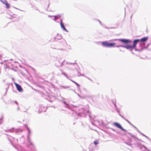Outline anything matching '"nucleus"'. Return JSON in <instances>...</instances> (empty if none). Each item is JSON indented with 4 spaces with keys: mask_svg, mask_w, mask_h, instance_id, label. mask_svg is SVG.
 I'll return each mask as SVG.
<instances>
[{
    "mask_svg": "<svg viewBox=\"0 0 151 151\" xmlns=\"http://www.w3.org/2000/svg\"><path fill=\"white\" fill-rule=\"evenodd\" d=\"M3 119V117L2 116L1 118H0V124H1L2 122Z\"/></svg>",
    "mask_w": 151,
    "mask_h": 151,
    "instance_id": "nucleus-21",
    "label": "nucleus"
},
{
    "mask_svg": "<svg viewBox=\"0 0 151 151\" xmlns=\"http://www.w3.org/2000/svg\"><path fill=\"white\" fill-rule=\"evenodd\" d=\"M60 25L61 27L62 28L64 27V25L62 23V19H61L60 21Z\"/></svg>",
    "mask_w": 151,
    "mask_h": 151,
    "instance_id": "nucleus-18",
    "label": "nucleus"
},
{
    "mask_svg": "<svg viewBox=\"0 0 151 151\" xmlns=\"http://www.w3.org/2000/svg\"><path fill=\"white\" fill-rule=\"evenodd\" d=\"M26 127H27V129L28 131V134L27 136V139L28 142L30 144L32 145V144L31 142V140L30 138V135L31 133V132L29 128L27 127L26 125Z\"/></svg>",
    "mask_w": 151,
    "mask_h": 151,
    "instance_id": "nucleus-6",
    "label": "nucleus"
},
{
    "mask_svg": "<svg viewBox=\"0 0 151 151\" xmlns=\"http://www.w3.org/2000/svg\"><path fill=\"white\" fill-rule=\"evenodd\" d=\"M15 84L16 85V87L17 90L20 92H23V89L22 88L21 86L19 84L15 83Z\"/></svg>",
    "mask_w": 151,
    "mask_h": 151,
    "instance_id": "nucleus-9",
    "label": "nucleus"
},
{
    "mask_svg": "<svg viewBox=\"0 0 151 151\" xmlns=\"http://www.w3.org/2000/svg\"><path fill=\"white\" fill-rule=\"evenodd\" d=\"M39 111L40 112H42L45 111V110L44 107H43L42 106H40V108L39 109Z\"/></svg>",
    "mask_w": 151,
    "mask_h": 151,
    "instance_id": "nucleus-11",
    "label": "nucleus"
},
{
    "mask_svg": "<svg viewBox=\"0 0 151 151\" xmlns=\"http://www.w3.org/2000/svg\"><path fill=\"white\" fill-rule=\"evenodd\" d=\"M10 142H11V143L12 144V145H13V143L11 142V141H10Z\"/></svg>",
    "mask_w": 151,
    "mask_h": 151,
    "instance_id": "nucleus-41",
    "label": "nucleus"
},
{
    "mask_svg": "<svg viewBox=\"0 0 151 151\" xmlns=\"http://www.w3.org/2000/svg\"><path fill=\"white\" fill-rule=\"evenodd\" d=\"M63 30L66 31V32H67L68 31L65 28V27H63Z\"/></svg>",
    "mask_w": 151,
    "mask_h": 151,
    "instance_id": "nucleus-27",
    "label": "nucleus"
},
{
    "mask_svg": "<svg viewBox=\"0 0 151 151\" xmlns=\"http://www.w3.org/2000/svg\"><path fill=\"white\" fill-rule=\"evenodd\" d=\"M125 120L131 125H133V124H132L128 120L126 119H125Z\"/></svg>",
    "mask_w": 151,
    "mask_h": 151,
    "instance_id": "nucleus-25",
    "label": "nucleus"
},
{
    "mask_svg": "<svg viewBox=\"0 0 151 151\" xmlns=\"http://www.w3.org/2000/svg\"><path fill=\"white\" fill-rule=\"evenodd\" d=\"M17 109V110H19V106L18 107Z\"/></svg>",
    "mask_w": 151,
    "mask_h": 151,
    "instance_id": "nucleus-35",
    "label": "nucleus"
},
{
    "mask_svg": "<svg viewBox=\"0 0 151 151\" xmlns=\"http://www.w3.org/2000/svg\"><path fill=\"white\" fill-rule=\"evenodd\" d=\"M113 124L115 126L121 129L122 131H123L124 132L126 131V130L125 129H124L123 128H122L121 125L119 123L117 122H114L113 123Z\"/></svg>",
    "mask_w": 151,
    "mask_h": 151,
    "instance_id": "nucleus-7",
    "label": "nucleus"
},
{
    "mask_svg": "<svg viewBox=\"0 0 151 151\" xmlns=\"http://www.w3.org/2000/svg\"><path fill=\"white\" fill-rule=\"evenodd\" d=\"M87 113H88L89 117H91L90 113L89 111L88 110H86L82 108L79 110V113L77 114V115L78 116H84L86 115Z\"/></svg>",
    "mask_w": 151,
    "mask_h": 151,
    "instance_id": "nucleus-1",
    "label": "nucleus"
},
{
    "mask_svg": "<svg viewBox=\"0 0 151 151\" xmlns=\"http://www.w3.org/2000/svg\"><path fill=\"white\" fill-rule=\"evenodd\" d=\"M15 132L16 133H17L19 132H22V131L19 129H18V130H14V131L13 132Z\"/></svg>",
    "mask_w": 151,
    "mask_h": 151,
    "instance_id": "nucleus-19",
    "label": "nucleus"
},
{
    "mask_svg": "<svg viewBox=\"0 0 151 151\" xmlns=\"http://www.w3.org/2000/svg\"><path fill=\"white\" fill-rule=\"evenodd\" d=\"M78 75H81V73H78Z\"/></svg>",
    "mask_w": 151,
    "mask_h": 151,
    "instance_id": "nucleus-39",
    "label": "nucleus"
},
{
    "mask_svg": "<svg viewBox=\"0 0 151 151\" xmlns=\"http://www.w3.org/2000/svg\"><path fill=\"white\" fill-rule=\"evenodd\" d=\"M62 38V36L60 35H58L56 36L55 39L57 40H59L61 39Z\"/></svg>",
    "mask_w": 151,
    "mask_h": 151,
    "instance_id": "nucleus-13",
    "label": "nucleus"
},
{
    "mask_svg": "<svg viewBox=\"0 0 151 151\" xmlns=\"http://www.w3.org/2000/svg\"><path fill=\"white\" fill-rule=\"evenodd\" d=\"M71 80L72 82H73L74 83H75V82H76L75 81H73V80Z\"/></svg>",
    "mask_w": 151,
    "mask_h": 151,
    "instance_id": "nucleus-33",
    "label": "nucleus"
},
{
    "mask_svg": "<svg viewBox=\"0 0 151 151\" xmlns=\"http://www.w3.org/2000/svg\"><path fill=\"white\" fill-rule=\"evenodd\" d=\"M98 22H99V23H100V24H101V22L100 21V20H98Z\"/></svg>",
    "mask_w": 151,
    "mask_h": 151,
    "instance_id": "nucleus-34",
    "label": "nucleus"
},
{
    "mask_svg": "<svg viewBox=\"0 0 151 151\" xmlns=\"http://www.w3.org/2000/svg\"><path fill=\"white\" fill-rule=\"evenodd\" d=\"M63 103L65 105V107L68 108V109H70V107H71V106L68 103H67L66 102L64 101H63Z\"/></svg>",
    "mask_w": 151,
    "mask_h": 151,
    "instance_id": "nucleus-12",
    "label": "nucleus"
},
{
    "mask_svg": "<svg viewBox=\"0 0 151 151\" xmlns=\"http://www.w3.org/2000/svg\"><path fill=\"white\" fill-rule=\"evenodd\" d=\"M75 83L79 87L80 86L77 83H76V82H75Z\"/></svg>",
    "mask_w": 151,
    "mask_h": 151,
    "instance_id": "nucleus-28",
    "label": "nucleus"
},
{
    "mask_svg": "<svg viewBox=\"0 0 151 151\" xmlns=\"http://www.w3.org/2000/svg\"><path fill=\"white\" fill-rule=\"evenodd\" d=\"M84 76V74H81V75H78V76Z\"/></svg>",
    "mask_w": 151,
    "mask_h": 151,
    "instance_id": "nucleus-31",
    "label": "nucleus"
},
{
    "mask_svg": "<svg viewBox=\"0 0 151 151\" xmlns=\"http://www.w3.org/2000/svg\"><path fill=\"white\" fill-rule=\"evenodd\" d=\"M6 6V7L7 8H9L10 7V5L9 4V3H8V2L6 4H5Z\"/></svg>",
    "mask_w": 151,
    "mask_h": 151,
    "instance_id": "nucleus-20",
    "label": "nucleus"
},
{
    "mask_svg": "<svg viewBox=\"0 0 151 151\" xmlns=\"http://www.w3.org/2000/svg\"><path fill=\"white\" fill-rule=\"evenodd\" d=\"M148 37H145L141 39H139V42H141V44L145 45V42L148 39Z\"/></svg>",
    "mask_w": 151,
    "mask_h": 151,
    "instance_id": "nucleus-8",
    "label": "nucleus"
},
{
    "mask_svg": "<svg viewBox=\"0 0 151 151\" xmlns=\"http://www.w3.org/2000/svg\"><path fill=\"white\" fill-rule=\"evenodd\" d=\"M136 139L137 140V141L136 140L137 144L138 147H139L141 149H142V150H144L146 149V147H145L144 146L142 145L141 144V142H142L141 140L137 138H136Z\"/></svg>",
    "mask_w": 151,
    "mask_h": 151,
    "instance_id": "nucleus-4",
    "label": "nucleus"
},
{
    "mask_svg": "<svg viewBox=\"0 0 151 151\" xmlns=\"http://www.w3.org/2000/svg\"><path fill=\"white\" fill-rule=\"evenodd\" d=\"M115 40L119 41L122 42V43L126 44L130 43L131 42L130 40L124 39H115Z\"/></svg>",
    "mask_w": 151,
    "mask_h": 151,
    "instance_id": "nucleus-5",
    "label": "nucleus"
},
{
    "mask_svg": "<svg viewBox=\"0 0 151 151\" xmlns=\"http://www.w3.org/2000/svg\"><path fill=\"white\" fill-rule=\"evenodd\" d=\"M52 17H53L55 18H60V16H52Z\"/></svg>",
    "mask_w": 151,
    "mask_h": 151,
    "instance_id": "nucleus-24",
    "label": "nucleus"
},
{
    "mask_svg": "<svg viewBox=\"0 0 151 151\" xmlns=\"http://www.w3.org/2000/svg\"><path fill=\"white\" fill-rule=\"evenodd\" d=\"M67 68L69 70H73L74 68V67L72 65L69 67H67Z\"/></svg>",
    "mask_w": 151,
    "mask_h": 151,
    "instance_id": "nucleus-15",
    "label": "nucleus"
},
{
    "mask_svg": "<svg viewBox=\"0 0 151 151\" xmlns=\"http://www.w3.org/2000/svg\"><path fill=\"white\" fill-rule=\"evenodd\" d=\"M132 126H133L134 128H135L137 129V131L139 133H140L141 134H142L143 136H144L146 138H147L149 140H150V139L148 137H147V136L145 135V134H144L142 133H141L139 131L138 129L137 128V127H135V126H134L133 125H132Z\"/></svg>",
    "mask_w": 151,
    "mask_h": 151,
    "instance_id": "nucleus-10",
    "label": "nucleus"
},
{
    "mask_svg": "<svg viewBox=\"0 0 151 151\" xmlns=\"http://www.w3.org/2000/svg\"><path fill=\"white\" fill-rule=\"evenodd\" d=\"M94 143L95 145H97L98 144V141L97 140L95 141L94 142Z\"/></svg>",
    "mask_w": 151,
    "mask_h": 151,
    "instance_id": "nucleus-23",
    "label": "nucleus"
},
{
    "mask_svg": "<svg viewBox=\"0 0 151 151\" xmlns=\"http://www.w3.org/2000/svg\"><path fill=\"white\" fill-rule=\"evenodd\" d=\"M87 78H88L89 80H90V81H92V80H91V79H90L89 78H87Z\"/></svg>",
    "mask_w": 151,
    "mask_h": 151,
    "instance_id": "nucleus-37",
    "label": "nucleus"
},
{
    "mask_svg": "<svg viewBox=\"0 0 151 151\" xmlns=\"http://www.w3.org/2000/svg\"><path fill=\"white\" fill-rule=\"evenodd\" d=\"M62 87H63V88H69V87L68 86H62Z\"/></svg>",
    "mask_w": 151,
    "mask_h": 151,
    "instance_id": "nucleus-26",
    "label": "nucleus"
},
{
    "mask_svg": "<svg viewBox=\"0 0 151 151\" xmlns=\"http://www.w3.org/2000/svg\"><path fill=\"white\" fill-rule=\"evenodd\" d=\"M67 64H68L69 65L71 64L72 65H73L74 64V63H67Z\"/></svg>",
    "mask_w": 151,
    "mask_h": 151,
    "instance_id": "nucleus-30",
    "label": "nucleus"
},
{
    "mask_svg": "<svg viewBox=\"0 0 151 151\" xmlns=\"http://www.w3.org/2000/svg\"><path fill=\"white\" fill-rule=\"evenodd\" d=\"M131 136H132V137H133V138H135L136 139V138H136V137H135V136H134V135H133L131 134Z\"/></svg>",
    "mask_w": 151,
    "mask_h": 151,
    "instance_id": "nucleus-29",
    "label": "nucleus"
},
{
    "mask_svg": "<svg viewBox=\"0 0 151 151\" xmlns=\"http://www.w3.org/2000/svg\"><path fill=\"white\" fill-rule=\"evenodd\" d=\"M2 2L4 4H6L8 3L7 1L6 0H5L4 1H2Z\"/></svg>",
    "mask_w": 151,
    "mask_h": 151,
    "instance_id": "nucleus-22",
    "label": "nucleus"
},
{
    "mask_svg": "<svg viewBox=\"0 0 151 151\" xmlns=\"http://www.w3.org/2000/svg\"><path fill=\"white\" fill-rule=\"evenodd\" d=\"M116 47H123L126 48L127 49V48H128L129 47V46H127V45H125V46H124V45H119L116 46Z\"/></svg>",
    "mask_w": 151,
    "mask_h": 151,
    "instance_id": "nucleus-14",
    "label": "nucleus"
},
{
    "mask_svg": "<svg viewBox=\"0 0 151 151\" xmlns=\"http://www.w3.org/2000/svg\"><path fill=\"white\" fill-rule=\"evenodd\" d=\"M62 74L64 75L68 79H69L68 78V77L67 76V75L66 73H65L62 71Z\"/></svg>",
    "mask_w": 151,
    "mask_h": 151,
    "instance_id": "nucleus-17",
    "label": "nucleus"
},
{
    "mask_svg": "<svg viewBox=\"0 0 151 151\" xmlns=\"http://www.w3.org/2000/svg\"><path fill=\"white\" fill-rule=\"evenodd\" d=\"M101 43L103 46L107 47H113L115 45L114 43H109L107 41L102 42Z\"/></svg>",
    "mask_w": 151,
    "mask_h": 151,
    "instance_id": "nucleus-2",
    "label": "nucleus"
},
{
    "mask_svg": "<svg viewBox=\"0 0 151 151\" xmlns=\"http://www.w3.org/2000/svg\"><path fill=\"white\" fill-rule=\"evenodd\" d=\"M126 144H127V145H130V144H128V143H126Z\"/></svg>",
    "mask_w": 151,
    "mask_h": 151,
    "instance_id": "nucleus-38",
    "label": "nucleus"
},
{
    "mask_svg": "<svg viewBox=\"0 0 151 151\" xmlns=\"http://www.w3.org/2000/svg\"><path fill=\"white\" fill-rule=\"evenodd\" d=\"M112 129L113 131H115V130H114V129Z\"/></svg>",
    "mask_w": 151,
    "mask_h": 151,
    "instance_id": "nucleus-40",
    "label": "nucleus"
},
{
    "mask_svg": "<svg viewBox=\"0 0 151 151\" xmlns=\"http://www.w3.org/2000/svg\"><path fill=\"white\" fill-rule=\"evenodd\" d=\"M113 104L115 106V107L116 110V111H117V112L118 113H119V110L118 108H116V103H113Z\"/></svg>",
    "mask_w": 151,
    "mask_h": 151,
    "instance_id": "nucleus-16",
    "label": "nucleus"
},
{
    "mask_svg": "<svg viewBox=\"0 0 151 151\" xmlns=\"http://www.w3.org/2000/svg\"><path fill=\"white\" fill-rule=\"evenodd\" d=\"M0 59H1V56L0 55Z\"/></svg>",
    "mask_w": 151,
    "mask_h": 151,
    "instance_id": "nucleus-36",
    "label": "nucleus"
},
{
    "mask_svg": "<svg viewBox=\"0 0 151 151\" xmlns=\"http://www.w3.org/2000/svg\"><path fill=\"white\" fill-rule=\"evenodd\" d=\"M138 42H139V39H137L134 40L133 41V46H131L129 45H127V46H129L127 50H130V51H132V49L135 48L136 46V45Z\"/></svg>",
    "mask_w": 151,
    "mask_h": 151,
    "instance_id": "nucleus-3",
    "label": "nucleus"
},
{
    "mask_svg": "<svg viewBox=\"0 0 151 151\" xmlns=\"http://www.w3.org/2000/svg\"><path fill=\"white\" fill-rule=\"evenodd\" d=\"M15 103L16 104H17V105H18V103H17V101H15Z\"/></svg>",
    "mask_w": 151,
    "mask_h": 151,
    "instance_id": "nucleus-32",
    "label": "nucleus"
}]
</instances>
